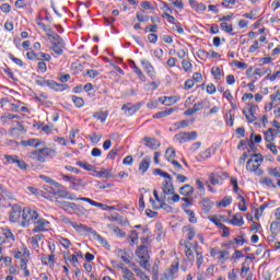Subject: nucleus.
I'll use <instances>...</instances> for the list:
<instances>
[{"instance_id": "5fc2aeb1", "label": "nucleus", "mask_w": 280, "mask_h": 280, "mask_svg": "<svg viewBox=\"0 0 280 280\" xmlns=\"http://www.w3.org/2000/svg\"><path fill=\"white\" fill-rule=\"evenodd\" d=\"M220 27L223 32H226L228 34H231V32H233V25L226 22L221 23Z\"/></svg>"}, {"instance_id": "a211bd4d", "label": "nucleus", "mask_w": 280, "mask_h": 280, "mask_svg": "<svg viewBox=\"0 0 280 280\" xmlns=\"http://www.w3.org/2000/svg\"><path fill=\"white\" fill-rule=\"evenodd\" d=\"M162 191L164 196H174V184H172V179H166L163 183Z\"/></svg>"}, {"instance_id": "2eb2a0df", "label": "nucleus", "mask_w": 280, "mask_h": 280, "mask_svg": "<svg viewBox=\"0 0 280 280\" xmlns=\"http://www.w3.org/2000/svg\"><path fill=\"white\" fill-rule=\"evenodd\" d=\"M35 224L34 229H33V233H43L45 231H47V229H45V226H47V224H49V221L45 220L44 218L38 219L37 221L35 220Z\"/></svg>"}, {"instance_id": "c03bdc74", "label": "nucleus", "mask_w": 280, "mask_h": 280, "mask_svg": "<svg viewBox=\"0 0 280 280\" xmlns=\"http://www.w3.org/2000/svg\"><path fill=\"white\" fill-rule=\"evenodd\" d=\"M238 199H240V202H238L240 211H247L248 208L246 207V199L244 198V196L238 195Z\"/></svg>"}, {"instance_id": "423d86ee", "label": "nucleus", "mask_w": 280, "mask_h": 280, "mask_svg": "<svg viewBox=\"0 0 280 280\" xmlns=\"http://www.w3.org/2000/svg\"><path fill=\"white\" fill-rule=\"evenodd\" d=\"M46 156H56V150L51 148L37 149L30 153V158L39 163H45Z\"/></svg>"}, {"instance_id": "052dcab7", "label": "nucleus", "mask_w": 280, "mask_h": 280, "mask_svg": "<svg viewBox=\"0 0 280 280\" xmlns=\"http://www.w3.org/2000/svg\"><path fill=\"white\" fill-rule=\"evenodd\" d=\"M9 58L10 60H12V62H14L15 65H18V67H24L23 60L14 57L13 54H9Z\"/></svg>"}, {"instance_id": "9d476101", "label": "nucleus", "mask_w": 280, "mask_h": 280, "mask_svg": "<svg viewBox=\"0 0 280 280\" xmlns=\"http://www.w3.org/2000/svg\"><path fill=\"white\" fill-rule=\"evenodd\" d=\"M51 49L57 54V56H62V51L65 49V40L60 35L56 34L54 37Z\"/></svg>"}, {"instance_id": "0eeeda50", "label": "nucleus", "mask_w": 280, "mask_h": 280, "mask_svg": "<svg viewBox=\"0 0 280 280\" xmlns=\"http://www.w3.org/2000/svg\"><path fill=\"white\" fill-rule=\"evenodd\" d=\"M137 257H139V265L144 270H150V254L148 253V246L141 245L136 250Z\"/></svg>"}, {"instance_id": "dca6fc26", "label": "nucleus", "mask_w": 280, "mask_h": 280, "mask_svg": "<svg viewBox=\"0 0 280 280\" xmlns=\"http://www.w3.org/2000/svg\"><path fill=\"white\" fill-rule=\"evenodd\" d=\"M141 108V105H132V103H128L121 106V110L125 112V115L132 116Z\"/></svg>"}, {"instance_id": "2f4dec72", "label": "nucleus", "mask_w": 280, "mask_h": 280, "mask_svg": "<svg viewBox=\"0 0 280 280\" xmlns=\"http://www.w3.org/2000/svg\"><path fill=\"white\" fill-rule=\"evenodd\" d=\"M45 237V235L43 234H36L35 236L31 237V244L33 246V248H38V242H43V238Z\"/></svg>"}, {"instance_id": "a18cd8bd", "label": "nucleus", "mask_w": 280, "mask_h": 280, "mask_svg": "<svg viewBox=\"0 0 280 280\" xmlns=\"http://www.w3.org/2000/svg\"><path fill=\"white\" fill-rule=\"evenodd\" d=\"M176 156V150H174V148H168L165 151V159H167L168 161H172V159H174Z\"/></svg>"}, {"instance_id": "c85d7f7f", "label": "nucleus", "mask_w": 280, "mask_h": 280, "mask_svg": "<svg viewBox=\"0 0 280 280\" xmlns=\"http://www.w3.org/2000/svg\"><path fill=\"white\" fill-rule=\"evenodd\" d=\"M201 205H202V211L205 213H209V211H211L213 203L211 202V200H209V198H205L201 200Z\"/></svg>"}, {"instance_id": "f3484780", "label": "nucleus", "mask_w": 280, "mask_h": 280, "mask_svg": "<svg viewBox=\"0 0 280 280\" xmlns=\"http://www.w3.org/2000/svg\"><path fill=\"white\" fill-rule=\"evenodd\" d=\"M143 141L144 145L150 150H156L158 148H161V142L155 138L144 137Z\"/></svg>"}, {"instance_id": "cd10ccee", "label": "nucleus", "mask_w": 280, "mask_h": 280, "mask_svg": "<svg viewBox=\"0 0 280 280\" xmlns=\"http://www.w3.org/2000/svg\"><path fill=\"white\" fill-rule=\"evenodd\" d=\"M150 158H144L139 165V170L140 172H142V174H145L148 172V170L150 168Z\"/></svg>"}, {"instance_id": "774afa93", "label": "nucleus", "mask_w": 280, "mask_h": 280, "mask_svg": "<svg viewBox=\"0 0 280 280\" xmlns=\"http://www.w3.org/2000/svg\"><path fill=\"white\" fill-rule=\"evenodd\" d=\"M117 154H119V148H114V149L107 154V159L115 160V156H117Z\"/></svg>"}, {"instance_id": "f03ea898", "label": "nucleus", "mask_w": 280, "mask_h": 280, "mask_svg": "<svg viewBox=\"0 0 280 280\" xmlns=\"http://www.w3.org/2000/svg\"><path fill=\"white\" fill-rule=\"evenodd\" d=\"M261 163H264V155L261 153L253 154L246 163L247 172H254L256 176H261L264 174V170L259 168Z\"/></svg>"}, {"instance_id": "5701e85b", "label": "nucleus", "mask_w": 280, "mask_h": 280, "mask_svg": "<svg viewBox=\"0 0 280 280\" xmlns=\"http://www.w3.org/2000/svg\"><path fill=\"white\" fill-rule=\"evenodd\" d=\"M185 246V255L188 259V261H195V257H194V252L191 250V243L190 242H185L184 243Z\"/></svg>"}, {"instance_id": "b1692460", "label": "nucleus", "mask_w": 280, "mask_h": 280, "mask_svg": "<svg viewBox=\"0 0 280 280\" xmlns=\"http://www.w3.org/2000/svg\"><path fill=\"white\" fill-rule=\"evenodd\" d=\"M176 108H166L165 110L158 112L156 114L153 115V119H163V117H167L174 113Z\"/></svg>"}, {"instance_id": "9b49d317", "label": "nucleus", "mask_w": 280, "mask_h": 280, "mask_svg": "<svg viewBox=\"0 0 280 280\" xmlns=\"http://www.w3.org/2000/svg\"><path fill=\"white\" fill-rule=\"evenodd\" d=\"M198 138V132L191 131V132H179L175 135V139L179 141V143H187V141H194Z\"/></svg>"}, {"instance_id": "aec40b11", "label": "nucleus", "mask_w": 280, "mask_h": 280, "mask_svg": "<svg viewBox=\"0 0 280 280\" xmlns=\"http://www.w3.org/2000/svg\"><path fill=\"white\" fill-rule=\"evenodd\" d=\"M70 200H81L82 202H89V205H91L92 207H98V208L104 207V203H100V202H97L91 198H86V197H79V198L71 197Z\"/></svg>"}, {"instance_id": "6e6552de", "label": "nucleus", "mask_w": 280, "mask_h": 280, "mask_svg": "<svg viewBox=\"0 0 280 280\" xmlns=\"http://www.w3.org/2000/svg\"><path fill=\"white\" fill-rule=\"evenodd\" d=\"M4 165H16L19 170H22V172H25L27 167H30V165H27L24 160L19 159V155L4 154Z\"/></svg>"}, {"instance_id": "4c0bfd02", "label": "nucleus", "mask_w": 280, "mask_h": 280, "mask_svg": "<svg viewBox=\"0 0 280 280\" xmlns=\"http://www.w3.org/2000/svg\"><path fill=\"white\" fill-rule=\"evenodd\" d=\"M233 202V198L226 196L221 201L218 202L219 207L226 208Z\"/></svg>"}, {"instance_id": "680f3d73", "label": "nucleus", "mask_w": 280, "mask_h": 280, "mask_svg": "<svg viewBox=\"0 0 280 280\" xmlns=\"http://www.w3.org/2000/svg\"><path fill=\"white\" fill-rule=\"evenodd\" d=\"M196 185L200 196H205V184L200 179H197Z\"/></svg>"}, {"instance_id": "4d7b16f0", "label": "nucleus", "mask_w": 280, "mask_h": 280, "mask_svg": "<svg viewBox=\"0 0 280 280\" xmlns=\"http://www.w3.org/2000/svg\"><path fill=\"white\" fill-rule=\"evenodd\" d=\"M37 69L40 73H47V63L43 60H39L37 63Z\"/></svg>"}, {"instance_id": "338daca9", "label": "nucleus", "mask_w": 280, "mask_h": 280, "mask_svg": "<svg viewBox=\"0 0 280 280\" xmlns=\"http://www.w3.org/2000/svg\"><path fill=\"white\" fill-rule=\"evenodd\" d=\"M187 126H189V121H187V120H182V121L175 122V127L178 130H180V128H187Z\"/></svg>"}, {"instance_id": "de8ad7c7", "label": "nucleus", "mask_w": 280, "mask_h": 280, "mask_svg": "<svg viewBox=\"0 0 280 280\" xmlns=\"http://www.w3.org/2000/svg\"><path fill=\"white\" fill-rule=\"evenodd\" d=\"M209 180H210L211 185H220V175H218L215 173H211L209 176Z\"/></svg>"}, {"instance_id": "473e14b6", "label": "nucleus", "mask_w": 280, "mask_h": 280, "mask_svg": "<svg viewBox=\"0 0 280 280\" xmlns=\"http://www.w3.org/2000/svg\"><path fill=\"white\" fill-rule=\"evenodd\" d=\"M265 141H267V143H272L275 141V129L269 128L265 131Z\"/></svg>"}, {"instance_id": "a19ab883", "label": "nucleus", "mask_w": 280, "mask_h": 280, "mask_svg": "<svg viewBox=\"0 0 280 280\" xmlns=\"http://www.w3.org/2000/svg\"><path fill=\"white\" fill-rule=\"evenodd\" d=\"M270 232L272 235H279L280 233V224L279 222H272L270 224Z\"/></svg>"}, {"instance_id": "39448f33", "label": "nucleus", "mask_w": 280, "mask_h": 280, "mask_svg": "<svg viewBox=\"0 0 280 280\" xmlns=\"http://www.w3.org/2000/svg\"><path fill=\"white\" fill-rule=\"evenodd\" d=\"M35 83L37 86H48L52 91H67L69 89L68 84L58 83L54 80H46L43 77H36Z\"/></svg>"}, {"instance_id": "412c9836", "label": "nucleus", "mask_w": 280, "mask_h": 280, "mask_svg": "<svg viewBox=\"0 0 280 280\" xmlns=\"http://www.w3.org/2000/svg\"><path fill=\"white\" fill-rule=\"evenodd\" d=\"M180 196H185V198H189V196L194 195V187L191 185L186 184L179 188Z\"/></svg>"}, {"instance_id": "7ed1b4c3", "label": "nucleus", "mask_w": 280, "mask_h": 280, "mask_svg": "<svg viewBox=\"0 0 280 280\" xmlns=\"http://www.w3.org/2000/svg\"><path fill=\"white\" fill-rule=\"evenodd\" d=\"M38 218H39V214L36 210L30 207H25L22 210L21 226H23L24 229H27V226H30L31 224L36 223V220H38Z\"/></svg>"}, {"instance_id": "e2e57ef3", "label": "nucleus", "mask_w": 280, "mask_h": 280, "mask_svg": "<svg viewBox=\"0 0 280 280\" xmlns=\"http://www.w3.org/2000/svg\"><path fill=\"white\" fill-rule=\"evenodd\" d=\"M144 32H145V33L151 32V34H154V33L159 32V26H158L156 24L148 25V26L144 28Z\"/></svg>"}, {"instance_id": "f8f14e48", "label": "nucleus", "mask_w": 280, "mask_h": 280, "mask_svg": "<svg viewBox=\"0 0 280 280\" xmlns=\"http://www.w3.org/2000/svg\"><path fill=\"white\" fill-rule=\"evenodd\" d=\"M21 213L23 214V208L20 205H13L9 213L10 222L21 220Z\"/></svg>"}, {"instance_id": "bf43d9fd", "label": "nucleus", "mask_w": 280, "mask_h": 280, "mask_svg": "<svg viewBox=\"0 0 280 280\" xmlns=\"http://www.w3.org/2000/svg\"><path fill=\"white\" fill-rule=\"evenodd\" d=\"M196 255H197V268L200 269V266H202L205 261V257L202 256V253L198 250H196Z\"/></svg>"}, {"instance_id": "ea45409f", "label": "nucleus", "mask_w": 280, "mask_h": 280, "mask_svg": "<svg viewBox=\"0 0 280 280\" xmlns=\"http://www.w3.org/2000/svg\"><path fill=\"white\" fill-rule=\"evenodd\" d=\"M108 229L113 231L118 237H125L126 233L121 232V230L113 224H108Z\"/></svg>"}, {"instance_id": "864d4df0", "label": "nucleus", "mask_w": 280, "mask_h": 280, "mask_svg": "<svg viewBox=\"0 0 280 280\" xmlns=\"http://www.w3.org/2000/svg\"><path fill=\"white\" fill-rule=\"evenodd\" d=\"M28 60H40V55L36 54L34 50H31L26 54Z\"/></svg>"}, {"instance_id": "3c124183", "label": "nucleus", "mask_w": 280, "mask_h": 280, "mask_svg": "<svg viewBox=\"0 0 280 280\" xmlns=\"http://www.w3.org/2000/svg\"><path fill=\"white\" fill-rule=\"evenodd\" d=\"M182 200L184 201V203L182 205V209L185 211V209H187V207H191V205H194V199H189L187 197H183Z\"/></svg>"}, {"instance_id": "f257e3e1", "label": "nucleus", "mask_w": 280, "mask_h": 280, "mask_svg": "<svg viewBox=\"0 0 280 280\" xmlns=\"http://www.w3.org/2000/svg\"><path fill=\"white\" fill-rule=\"evenodd\" d=\"M68 224L72 226V229L75 230L77 233H80V235H86V233H91V235L94 236L97 242L101 244H108L102 235H100L96 231L93 230V228H89L82 223L73 222V221H68Z\"/></svg>"}, {"instance_id": "f704fd0d", "label": "nucleus", "mask_w": 280, "mask_h": 280, "mask_svg": "<svg viewBox=\"0 0 280 280\" xmlns=\"http://www.w3.org/2000/svg\"><path fill=\"white\" fill-rule=\"evenodd\" d=\"M153 174L156 176H162V178H166V180H172V175H170L167 172H163L161 168H155Z\"/></svg>"}, {"instance_id": "09e8293b", "label": "nucleus", "mask_w": 280, "mask_h": 280, "mask_svg": "<svg viewBox=\"0 0 280 280\" xmlns=\"http://www.w3.org/2000/svg\"><path fill=\"white\" fill-rule=\"evenodd\" d=\"M84 180L75 178L72 180V189H79V187H84Z\"/></svg>"}, {"instance_id": "603ef678", "label": "nucleus", "mask_w": 280, "mask_h": 280, "mask_svg": "<svg viewBox=\"0 0 280 280\" xmlns=\"http://www.w3.org/2000/svg\"><path fill=\"white\" fill-rule=\"evenodd\" d=\"M184 231L188 232L187 237H188L189 242H191V240H194V237H196V230H194V228L185 226Z\"/></svg>"}, {"instance_id": "6ab92c4d", "label": "nucleus", "mask_w": 280, "mask_h": 280, "mask_svg": "<svg viewBox=\"0 0 280 280\" xmlns=\"http://www.w3.org/2000/svg\"><path fill=\"white\" fill-rule=\"evenodd\" d=\"M118 268L122 272L124 280H137L135 278V273H132V271H130V269H128V267H126V265L120 264V265H118Z\"/></svg>"}, {"instance_id": "a878e982", "label": "nucleus", "mask_w": 280, "mask_h": 280, "mask_svg": "<svg viewBox=\"0 0 280 280\" xmlns=\"http://www.w3.org/2000/svg\"><path fill=\"white\" fill-rule=\"evenodd\" d=\"M21 145H23L24 148H27V147L38 148V145H40V141L32 138L28 140H22Z\"/></svg>"}, {"instance_id": "ddd939ff", "label": "nucleus", "mask_w": 280, "mask_h": 280, "mask_svg": "<svg viewBox=\"0 0 280 280\" xmlns=\"http://www.w3.org/2000/svg\"><path fill=\"white\" fill-rule=\"evenodd\" d=\"M141 65L147 75L151 78V80H156V71H154V67L152 66V63H150L148 59H141Z\"/></svg>"}, {"instance_id": "393cba45", "label": "nucleus", "mask_w": 280, "mask_h": 280, "mask_svg": "<svg viewBox=\"0 0 280 280\" xmlns=\"http://www.w3.org/2000/svg\"><path fill=\"white\" fill-rule=\"evenodd\" d=\"M230 224H233L234 226H244V217H242L240 213H236L232 220H230Z\"/></svg>"}, {"instance_id": "0e129e2a", "label": "nucleus", "mask_w": 280, "mask_h": 280, "mask_svg": "<svg viewBox=\"0 0 280 280\" xmlns=\"http://www.w3.org/2000/svg\"><path fill=\"white\" fill-rule=\"evenodd\" d=\"M3 235L7 240H11V242H15L16 241V237L14 236V234L12 233V231L10 230H5L3 232Z\"/></svg>"}, {"instance_id": "6e6d98bb", "label": "nucleus", "mask_w": 280, "mask_h": 280, "mask_svg": "<svg viewBox=\"0 0 280 280\" xmlns=\"http://www.w3.org/2000/svg\"><path fill=\"white\" fill-rule=\"evenodd\" d=\"M110 222H117V224H124V220L121 219V215L118 213L112 214L109 217Z\"/></svg>"}, {"instance_id": "8fccbe9b", "label": "nucleus", "mask_w": 280, "mask_h": 280, "mask_svg": "<svg viewBox=\"0 0 280 280\" xmlns=\"http://www.w3.org/2000/svg\"><path fill=\"white\" fill-rule=\"evenodd\" d=\"M12 119H14V114H10V113H5L0 117V120L2 121V124H8V121H12Z\"/></svg>"}, {"instance_id": "c756f323", "label": "nucleus", "mask_w": 280, "mask_h": 280, "mask_svg": "<svg viewBox=\"0 0 280 280\" xmlns=\"http://www.w3.org/2000/svg\"><path fill=\"white\" fill-rule=\"evenodd\" d=\"M229 250H221L219 252V255L217 256V259L219 264L223 265L226 264V260L229 259Z\"/></svg>"}, {"instance_id": "20e7f679", "label": "nucleus", "mask_w": 280, "mask_h": 280, "mask_svg": "<svg viewBox=\"0 0 280 280\" xmlns=\"http://www.w3.org/2000/svg\"><path fill=\"white\" fill-rule=\"evenodd\" d=\"M57 202H58V207H60V209H63V211H66L67 213H70V214L75 213V215L86 214V209L81 205L69 202V201H57Z\"/></svg>"}, {"instance_id": "37998d69", "label": "nucleus", "mask_w": 280, "mask_h": 280, "mask_svg": "<svg viewBox=\"0 0 280 280\" xmlns=\"http://www.w3.org/2000/svg\"><path fill=\"white\" fill-rule=\"evenodd\" d=\"M184 211H185L186 214H188L189 222L191 224H196V222H198V219L196 218V213H194L192 210L185 209Z\"/></svg>"}, {"instance_id": "49530a36", "label": "nucleus", "mask_w": 280, "mask_h": 280, "mask_svg": "<svg viewBox=\"0 0 280 280\" xmlns=\"http://www.w3.org/2000/svg\"><path fill=\"white\" fill-rule=\"evenodd\" d=\"M72 102L74 104V106H77V108H82V106H84V100L82 97H78V96H72Z\"/></svg>"}, {"instance_id": "69168bd1", "label": "nucleus", "mask_w": 280, "mask_h": 280, "mask_svg": "<svg viewBox=\"0 0 280 280\" xmlns=\"http://www.w3.org/2000/svg\"><path fill=\"white\" fill-rule=\"evenodd\" d=\"M235 119L233 118V114H226L225 115V124L230 127H233Z\"/></svg>"}, {"instance_id": "e433bc0d", "label": "nucleus", "mask_w": 280, "mask_h": 280, "mask_svg": "<svg viewBox=\"0 0 280 280\" xmlns=\"http://www.w3.org/2000/svg\"><path fill=\"white\" fill-rule=\"evenodd\" d=\"M267 173L273 178H280V168L279 167H268Z\"/></svg>"}, {"instance_id": "72a5a7b5", "label": "nucleus", "mask_w": 280, "mask_h": 280, "mask_svg": "<svg viewBox=\"0 0 280 280\" xmlns=\"http://www.w3.org/2000/svg\"><path fill=\"white\" fill-rule=\"evenodd\" d=\"M260 184L266 185V187H269L271 189H277V185H275V183L272 182V179L270 177H262L260 179Z\"/></svg>"}, {"instance_id": "bb28decb", "label": "nucleus", "mask_w": 280, "mask_h": 280, "mask_svg": "<svg viewBox=\"0 0 280 280\" xmlns=\"http://www.w3.org/2000/svg\"><path fill=\"white\" fill-rule=\"evenodd\" d=\"M136 19L139 23H148L150 21V15H147L145 10H142L136 13Z\"/></svg>"}, {"instance_id": "c9c22d12", "label": "nucleus", "mask_w": 280, "mask_h": 280, "mask_svg": "<svg viewBox=\"0 0 280 280\" xmlns=\"http://www.w3.org/2000/svg\"><path fill=\"white\" fill-rule=\"evenodd\" d=\"M77 165H79V167H82L83 170H86V172H94L95 171V166L86 163V162H82V161H78Z\"/></svg>"}, {"instance_id": "79ce46f5", "label": "nucleus", "mask_w": 280, "mask_h": 280, "mask_svg": "<svg viewBox=\"0 0 280 280\" xmlns=\"http://www.w3.org/2000/svg\"><path fill=\"white\" fill-rule=\"evenodd\" d=\"M18 128L12 127L11 129H9V135H11V137H14L15 130H19L20 132H25V127H23V124H21V121H18Z\"/></svg>"}, {"instance_id": "4468645a", "label": "nucleus", "mask_w": 280, "mask_h": 280, "mask_svg": "<svg viewBox=\"0 0 280 280\" xmlns=\"http://www.w3.org/2000/svg\"><path fill=\"white\" fill-rule=\"evenodd\" d=\"M50 185H52L57 191L54 192V196H59V198H67V189L60 183L56 180H49Z\"/></svg>"}, {"instance_id": "7c9ffc66", "label": "nucleus", "mask_w": 280, "mask_h": 280, "mask_svg": "<svg viewBox=\"0 0 280 280\" xmlns=\"http://www.w3.org/2000/svg\"><path fill=\"white\" fill-rule=\"evenodd\" d=\"M93 117L95 119H98L102 124H104V121H106L107 117H108V110L106 112H96L93 114Z\"/></svg>"}, {"instance_id": "4be33fe9", "label": "nucleus", "mask_w": 280, "mask_h": 280, "mask_svg": "<svg viewBox=\"0 0 280 280\" xmlns=\"http://www.w3.org/2000/svg\"><path fill=\"white\" fill-rule=\"evenodd\" d=\"M159 102H162L164 106H173V104H176V102H178V98H176V96H164L160 97Z\"/></svg>"}, {"instance_id": "1a4fd4ad", "label": "nucleus", "mask_w": 280, "mask_h": 280, "mask_svg": "<svg viewBox=\"0 0 280 280\" xmlns=\"http://www.w3.org/2000/svg\"><path fill=\"white\" fill-rule=\"evenodd\" d=\"M153 196L155 198L156 201H154V199H150V202L153 207V209H170V205L166 203L167 197H159V191L153 190ZM156 202L160 203V206H156Z\"/></svg>"}, {"instance_id": "58836bf2", "label": "nucleus", "mask_w": 280, "mask_h": 280, "mask_svg": "<svg viewBox=\"0 0 280 280\" xmlns=\"http://www.w3.org/2000/svg\"><path fill=\"white\" fill-rule=\"evenodd\" d=\"M243 115H245V119L248 124L257 121V116H255V114L246 113V109H243Z\"/></svg>"}, {"instance_id": "13d9d810", "label": "nucleus", "mask_w": 280, "mask_h": 280, "mask_svg": "<svg viewBox=\"0 0 280 280\" xmlns=\"http://www.w3.org/2000/svg\"><path fill=\"white\" fill-rule=\"evenodd\" d=\"M182 67H183L184 71H186V72L191 71V69H192L191 61H189V60H183V61H182Z\"/></svg>"}]
</instances>
